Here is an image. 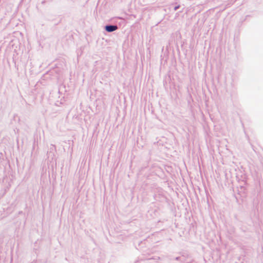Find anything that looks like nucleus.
I'll use <instances>...</instances> for the list:
<instances>
[{"label": "nucleus", "mask_w": 263, "mask_h": 263, "mask_svg": "<svg viewBox=\"0 0 263 263\" xmlns=\"http://www.w3.org/2000/svg\"><path fill=\"white\" fill-rule=\"evenodd\" d=\"M45 3V1H43L42 3V4H44Z\"/></svg>", "instance_id": "nucleus-4"}, {"label": "nucleus", "mask_w": 263, "mask_h": 263, "mask_svg": "<svg viewBox=\"0 0 263 263\" xmlns=\"http://www.w3.org/2000/svg\"><path fill=\"white\" fill-rule=\"evenodd\" d=\"M180 5H177V6H175L174 7V10H175V11H176V10H177L180 8Z\"/></svg>", "instance_id": "nucleus-3"}, {"label": "nucleus", "mask_w": 263, "mask_h": 263, "mask_svg": "<svg viewBox=\"0 0 263 263\" xmlns=\"http://www.w3.org/2000/svg\"><path fill=\"white\" fill-rule=\"evenodd\" d=\"M118 29V26L117 25H113L108 24L104 26V30L109 33L112 32Z\"/></svg>", "instance_id": "nucleus-1"}, {"label": "nucleus", "mask_w": 263, "mask_h": 263, "mask_svg": "<svg viewBox=\"0 0 263 263\" xmlns=\"http://www.w3.org/2000/svg\"><path fill=\"white\" fill-rule=\"evenodd\" d=\"M186 100L187 101L188 105H190L191 102L193 101V99L191 93H189L188 96L186 98Z\"/></svg>", "instance_id": "nucleus-2"}]
</instances>
